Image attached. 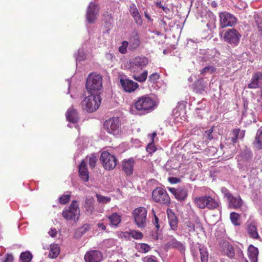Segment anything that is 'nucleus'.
<instances>
[{
	"mask_svg": "<svg viewBox=\"0 0 262 262\" xmlns=\"http://www.w3.org/2000/svg\"><path fill=\"white\" fill-rule=\"evenodd\" d=\"M85 87L88 94L99 95L102 88V78L99 74H90L86 79Z\"/></svg>",
	"mask_w": 262,
	"mask_h": 262,
	"instance_id": "1",
	"label": "nucleus"
},
{
	"mask_svg": "<svg viewBox=\"0 0 262 262\" xmlns=\"http://www.w3.org/2000/svg\"><path fill=\"white\" fill-rule=\"evenodd\" d=\"M157 106L156 101L151 98L143 96L139 97L135 103L136 109L142 115L152 112Z\"/></svg>",
	"mask_w": 262,
	"mask_h": 262,
	"instance_id": "2",
	"label": "nucleus"
},
{
	"mask_svg": "<svg viewBox=\"0 0 262 262\" xmlns=\"http://www.w3.org/2000/svg\"><path fill=\"white\" fill-rule=\"evenodd\" d=\"M101 103L99 95L88 94L81 102L82 107L89 113L96 111Z\"/></svg>",
	"mask_w": 262,
	"mask_h": 262,
	"instance_id": "3",
	"label": "nucleus"
},
{
	"mask_svg": "<svg viewBox=\"0 0 262 262\" xmlns=\"http://www.w3.org/2000/svg\"><path fill=\"white\" fill-rule=\"evenodd\" d=\"M195 205L200 209L213 210L219 207V203L210 195H205L196 197L194 199Z\"/></svg>",
	"mask_w": 262,
	"mask_h": 262,
	"instance_id": "4",
	"label": "nucleus"
},
{
	"mask_svg": "<svg viewBox=\"0 0 262 262\" xmlns=\"http://www.w3.org/2000/svg\"><path fill=\"white\" fill-rule=\"evenodd\" d=\"M80 216V210L78 202L76 201H72L70 205L64 208L62 211V216L68 221L78 220Z\"/></svg>",
	"mask_w": 262,
	"mask_h": 262,
	"instance_id": "5",
	"label": "nucleus"
},
{
	"mask_svg": "<svg viewBox=\"0 0 262 262\" xmlns=\"http://www.w3.org/2000/svg\"><path fill=\"white\" fill-rule=\"evenodd\" d=\"M147 210L143 207H139L134 210L132 215L134 222L139 228H144L147 225Z\"/></svg>",
	"mask_w": 262,
	"mask_h": 262,
	"instance_id": "6",
	"label": "nucleus"
},
{
	"mask_svg": "<svg viewBox=\"0 0 262 262\" xmlns=\"http://www.w3.org/2000/svg\"><path fill=\"white\" fill-rule=\"evenodd\" d=\"M224 41L231 45L232 47L238 45L241 37V34L235 29H229L221 34Z\"/></svg>",
	"mask_w": 262,
	"mask_h": 262,
	"instance_id": "7",
	"label": "nucleus"
},
{
	"mask_svg": "<svg viewBox=\"0 0 262 262\" xmlns=\"http://www.w3.org/2000/svg\"><path fill=\"white\" fill-rule=\"evenodd\" d=\"M104 128L109 134L118 135L120 131L121 123L118 117H114L106 120L104 123Z\"/></svg>",
	"mask_w": 262,
	"mask_h": 262,
	"instance_id": "8",
	"label": "nucleus"
},
{
	"mask_svg": "<svg viewBox=\"0 0 262 262\" xmlns=\"http://www.w3.org/2000/svg\"><path fill=\"white\" fill-rule=\"evenodd\" d=\"M152 198L156 202L168 206L170 203V198L165 190L160 187L155 189L152 192Z\"/></svg>",
	"mask_w": 262,
	"mask_h": 262,
	"instance_id": "9",
	"label": "nucleus"
},
{
	"mask_svg": "<svg viewBox=\"0 0 262 262\" xmlns=\"http://www.w3.org/2000/svg\"><path fill=\"white\" fill-rule=\"evenodd\" d=\"M100 160L102 163L103 167L108 170L113 169L117 165V158L106 151L101 153Z\"/></svg>",
	"mask_w": 262,
	"mask_h": 262,
	"instance_id": "10",
	"label": "nucleus"
},
{
	"mask_svg": "<svg viewBox=\"0 0 262 262\" xmlns=\"http://www.w3.org/2000/svg\"><path fill=\"white\" fill-rule=\"evenodd\" d=\"M148 62V58L144 56H138L129 61L128 69L132 72H136L146 66Z\"/></svg>",
	"mask_w": 262,
	"mask_h": 262,
	"instance_id": "11",
	"label": "nucleus"
},
{
	"mask_svg": "<svg viewBox=\"0 0 262 262\" xmlns=\"http://www.w3.org/2000/svg\"><path fill=\"white\" fill-rule=\"evenodd\" d=\"M99 11V6L94 2H91L86 10V20L90 24L94 23L98 15Z\"/></svg>",
	"mask_w": 262,
	"mask_h": 262,
	"instance_id": "12",
	"label": "nucleus"
},
{
	"mask_svg": "<svg viewBox=\"0 0 262 262\" xmlns=\"http://www.w3.org/2000/svg\"><path fill=\"white\" fill-rule=\"evenodd\" d=\"M220 26L224 28L226 27H232L236 23V18L232 14L225 12H222L219 15Z\"/></svg>",
	"mask_w": 262,
	"mask_h": 262,
	"instance_id": "13",
	"label": "nucleus"
},
{
	"mask_svg": "<svg viewBox=\"0 0 262 262\" xmlns=\"http://www.w3.org/2000/svg\"><path fill=\"white\" fill-rule=\"evenodd\" d=\"M120 82L124 91L126 92H134L139 86L138 83L127 78L125 76H121L120 78Z\"/></svg>",
	"mask_w": 262,
	"mask_h": 262,
	"instance_id": "14",
	"label": "nucleus"
},
{
	"mask_svg": "<svg viewBox=\"0 0 262 262\" xmlns=\"http://www.w3.org/2000/svg\"><path fill=\"white\" fill-rule=\"evenodd\" d=\"M134 165V158L124 159L122 162V169L126 175L130 176L133 173Z\"/></svg>",
	"mask_w": 262,
	"mask_h": 262,
	"instance_id": "15",
	"label": "nucleus"
},
{
	"mask_svg": "<svg viewBox=\"0 0 262 262\" xmlns=\"http://www.w3.org/2000/svg\"><path fill=\"white\" fill-rule=\"evenodd\" d=\"M102 258V254L98 250L88 252L84 255L85 262H100Z\"/></svg>",
	"mask_w": 262,
	"mask_h": 262,
	"instance_id": "16",
	"label": "nucleus"
},
{
	"mask_svg": "<svg viewBox=\"0 0 262 262\" xmlns=\"http://www.w3.org/2000/svg\"><path fill=\"white\" fill-rule=\"evenodd\" d=\"M165 246L167 248H175L178 250L181 253H184L185 251L184 244L178 241L176 238L172 237L169 239Z\"/></svg>",
	"mask_w": 262,
	"mask_h": 262,
	"instance_id": "17",
	"label": "nucleus"
},
{
	"mask_svg": "<svg viewBox=\"0 0 262 262\" xmlns=\"http://www.w3.org/2000/svg\"><path fill=\"white\" fill-rule=\"evenodd\" d=\"M129 48L132 50L137 49L140 45L141 41L138 32L134 31L129 39Z\"/></svg>",
	"mask_w": 262,
	"mask_h": 262,
	"instance_id": "18",
	"label": "nucleus"
},
{
	"mask_svg": "<svg viewBox=\"0 0 262 262\" xmlns=\"http://www.w3.org/2000/svg\"><path fill=\"white\" fill-rule=\"evenodd\" d=\"M262 85V74L260 72L256 73L252 78V81L248 84L250 89H256Z\"/></svg>",
	"mask_w": 262,
	"mask_h": 262,
	"instance_id": "19",
	"label": "nucleus"
},
{
	"mask_svg": "<svg viewBox=\"0 0 262 262\" xmlns=\"http://www.w3.org/2000/svg\"><path fill=\"white\" fill-rule=\"evenodd\" d=\"M79 174L80 178L84 182L89 180V172L88 171L86 163L83 160L79 166Z\"/></svg>",
	"mask_w": 262,
	"mask_h": 262,
	"instance_id": "20",
	"label": "nucleus"
},
{
	"mask_svg": "<svg viewBox=\"0 0 262 262\" xmlns=\"http://www.w3.org/2000/svg\"><path fill=\"white\" fill-rule=\"evenodd\" d=\"M228 201L229 207L232 209L239 208L243 204V201L239 196L234 197L232 195Z\"/></svg>",
	"mask_w": 262,
	"mask_h": 262,
	"instance_id": "21",
	"label": "nucleus"
},
{
	"mask_svg": "<svg viewBox=\"0 0 262 262\" xmlns=\"http://www.w3.org/2000/svg\"><path fill=\"white\" fill-rule=\"evenodd\" d=\"M188 196V190L185 187H179L175 198L179 201H184Z\"/></svg>",
	"mask_w": 262,
	"mask_h": 262,
	"instance_id": "22",
	"label": "nucleus"
},
{
	"mask_svg": "<svg viewBox=\"0 0 262 262\" xmlns=\"http://www.w3.org/2000/svg\"><path fill=\"white\" fill-rule=\"evenodd\" d=\"M248 255L251 262H257L258 255V249L250 245L248 249Z\"/></svg>",
	"mask_w": 262,
	"mask_h": 262,
	"instance_id": "23",
	"label": "nucleus"
},
{
	"mask_svg": "<svg viewBox=\"0 0 262 262\" xmlns=\"http://www.w3.org/2000/svg\"><path fill=\"white\" fill-rule=\"evenodd\" d=\"M206 84L203 79H200L194 82L193 85V91L196 93H202L205 91Z\"/></svg>",
	"mask_w": 262,
	"mask_h": 262,
	"instance_id": "24",
	"label": "nucleus"
},
{
	"mask_svg": "<svg viewBox=\"0 0 262 262\" xmlns=\"http://www.w3.org/2000/svg\"><path fill=\"white\" fill-rule=\"evenodd\" d=\"M67 119L71 122L75 123L78 120V115L77 112L71 108L68 109L66 113Z\"/></svg>",
	"mask_w": 262,
	"mask_h": 262,
	"instance_id": "25",
	"label": "nucleus"
},
{
	"mask_svg": "<svg viewBox=\"0 0 262 262\" xmlns=\"http://www.w3.org/2000/svg\"><path fill=\"white\" fill-rule=\"evenodd\" d=\"M253 146L258 149H262V129L259 128L257 131Z\"/></svg>",
	"mask_w": 262,
	"mask_h": 262,
	"instance_id": "26",
	"label": "nucleus"
},
{
	"mask_svg": "<svg viewBox=\"0 0 262 262\" xmlns=\"http://www.w3.org/2000/svg\"><path fill=\"white\" fill-rule=\"evenodd\" d=\"M247 232L250 236L253 238L258 239L259 236L257 233L256 226L253 223L249 224L247 227Z\"/></svg>",
	"mask_w": 262,
	"mask_h": 262,
	"instance_id": "27",
	"label": "nucleus"
},
{
	"mask_svg": "<svg viewBox=\"0 0 262 262\" xmlns=\"http://www.w3.org/2000/svg\"><path fill=\"white\" fill-rule=\"evenodd\" d=\"M199 249L200 251L201 262H208L209 253L207 248L199 245Z\"/></svg>",
	"mask_w": 262,
	"mask_h": 262,
	"instance_id": "28",
	"label": "nucleus"
},
{
	"mask_svg": "<svg viewBox=\"0 0 262 262\" xmlns=\"http://www.w3.org/2000/svg\"><path fill=\"white\" fill-rule=\"evenodd\" d=\"M222 246L224 249H226V255L230 258H233L234 256V251L232 246L227 241H223Z\"/></svg>",
	"mask_w": 262,
	"mask_h": 262,
	"instance_id": "29",
	"label": "nucleus"
},
{
	"mask_svg": "<svg viewBox=\"0 0 262 262\" xmlns=\"http://www.w3.org/2000/svg\"><path fill=\"white\" fill-rule=\"evenodd\" d=\"M90 229L88 224H85L82 227L77 229L75 232V237L76 238H80L84 234H85Z\"/></svg>",
	"mask_w": 262,
	"mask_h": 262,
	"instance_id": "30",
	"label": "nucleus"
},
{
	"mask_svg": "<svg viewBox=\"0 0 262 262\" xmlns=\"http://www.w3.org/2000/svg\"><path fill=\"white\" fill-rule=\"evenodd\" d=\"M107 218L110 221V224L113 226H117L121 222V216L117 213H113L108 216Z\"/></svg>",
	"mask_w": 262,
	"mask_h": 262,
	"instance_id": "31",
	"label": "nucleus"
},
{
	"mask_svg": "<svg viewBox=\"0 0 262 262\" xmlns=\"http://www.w3.org/2000/svg\"><path fill=\"white\" fill-rule=\"evenodd\" d=\"M59 247L57 245H52L50 247L49 256L52 258H56L59 255Z\"/></svg>",
	"mask_w": 262,
	"mask_h": 262,
	"instance_id": "32",
	"label": "nucleus"
},
{
	"mask_svg": "<svg viewBox=\"0 0 262 262\" xmlns=\"http://www.w3.org/2000/svg\"><path fill=\"white\" fill-rule=\"evenodd\" d=\"M103 16L105 22V26L110 29L113 21L112 15L111 13L106 12L103 14Z\"/></svg>",
	"mask_w": 262,
	"mask_h": 262,
	"instance_id": "33",
	"label": "nucleus"
},
{
	"mask_svg": "<svg viewBox=\"0 0 262 262\" xmlns=\"http://www.w3.org/2000/svg\"><path fill=\"white\" fill-rule=\"evenodd\" d=\"M148 72L147 71H144L141 75H134L133 78L136 81H138L140 82H144L147 77Z\"/></svg>",
	"mask_w": 262,
	"mask_h": 262,
	"instance_id": "34",
	"label": "nucleus"
},
{
	"mask_svg": "<svg viewBox=\"0 0 262 262\" xmlns=\"http://www.w3.org/2000/svg\"><path fill=\"white\" fill-rule=\"evenodd\" d=\"M216 68L212 66H208L203 68L200 73L201 74H205L207 73L212 74L215 72Z\"/></svg>",
	"mask_w": 262,
	"mask_h": 262,
	"instance_id": "35",
	"label": "nucleus"
},
{
	"mask_svg": "<svg viewBox=\"0 0 262 262\" xmlns=\"http://www.w3.org/2000/svg\"><path fill=\"white\" fill-rule=\"evenodd\" d=\"M130 14L132 15L134 18L135 22L138 25H141L142 23V20L141 17V16L139 13L138 10H136L135 11L132 12Z\"/></svg>",
	"mask_w": 262,
	"mask_h": 262,
	"instance_id": "36",
	"label": "nucleus"
},
{
	"mask_svg": "<svg viewBox=\"0 0 262 262\" xmlns=\"http://www.w3.org/2000/svg\"><path fill=\"white\" fill-rule=\"evenodd\" d=\"M20 258L24 262H30L32 256L29 252H22Z\"/></svg>",
	"mask_w": 262,
	"mask_h": 262,
	"instance_id": "37",
	"label": "nucleus"
},
{
	"mask_svg": "<svg viewBox=\"0 0 262 262\" xmlns=\"http://www.w3.org/2000/svg\"><path fill=\"white\" fill-rule=\"evenodd\" d=\"M230 220L231 222L234 225H239V224L238 222V221L239 218V215L238 213H235L234 212H231L230 215Z\"/></svg>",
	"mask_w": 262,
	"mask_h": 262,
	"instance_id": "38",
	"label": "nucleus"
},
{
	"mask_svg": "<svg viewBox=\"0 0 262 262\" xmlns=\"http://www.w3.org/2000/svg\"><path fill=\"white\" fill-rule=\"evenodd\" d=\"M97 200L99 203L106 204L110 202L111 198L100 194H97Z\"/></svg>",
	"mask_w": 262,
	"mask_h": 262,
	"instance_id": "39",
	"label": "nucleus"
},
{
	"mask_svg": "<svg viewBox=\"0 0 262 262\" xmlns=\"http://www.w3.org/2000/svg\"><path fill=\"white\" fill-rule=\"evenodd\" d=\"M70 198H71L70 194L62 195L59 199V203L61 204H66L70 201Z\"/></svg>",
	"mask_w": 262,
	"mask_h": 262,
	"instance_id": "40",
	"label": "nucleus"
},
{
	"mask_svg": "<svg viewBox=\"0 0 262 262\" xmlns=\"http://www.w3.org/2000/svg\"><path fill=\"white\" fill-rule=\"evenodd\" d=\"M94 206V200L92 197H86L85 200L84 208Z\"/></svg>",
	"mask_w": 262,
	"mask_h": 262,
	"instance_id": "41",
	"label": "nucleus"
},
{
	"mask_svg": "<svg viewBox=\"0 0 262 262\" xmlns=\"http://www.w3.org/2000/svg\"><path fill=\"white\" fill-rule=\"evenodd\" d=\"M130 234L134 238L136 239H140L143 236L142 232L136 230L132 231Z\"/></svg>",
	"mask_w": 262,
	"mask_h": 262,
	"instance_id": "42",
	"label": "nucleus"
},
{
	"mask_svg": "<svg viewBox=\"0 0 262 262\" xmlns=\"http://www.w3.org/2000/svg\"><path fill=\"white\" fill-rule=\"evenodd\" d=\"M97 158L96 156L94 155H92L89 157V165L91 168H93L97 163Z\"/></svg>",
	"mask_w": 262,
	"mask_h": 262,
	"instance_id": "43",
	"label": "nucleus"
},
{
	"mask_svg": "<svg viewBox=\"0 0 262 262\" xmlns=\"http://www.w3.org/2000/svg\"><path fill=\"white\" fill-rule=\"evenodd\" d=\"M237 134L238 133H237L236 131L232 130L231 134H230V137L228 139L231 143L235 144L237 142L238 139V137L237 136Z\"/></svg>",
	"mask_w": 262,
	"mask_h": 262,
	"instance_id": "44",
	"label": "nucleus"
},
{
	"mask_svg": "<svg viewBox=\"0 0 262 262\" xmlns=\"http://www.w3.org/2000/svg\"><path fill=\"white\" fill-rule=\"evenodd\" d=\"M146 149L147 152L149 154H152L153 152H154L156 150V147L154 143L151 142V143H149Z\"/></svg>",
	"mask_w": 262,
	"mask_h": 262,
	"instance_id": "45",
	"label": "nucleus"
},
{
	"mask_svg": "<svg viewBox=\"0 0 262 262\" xmlns=\"http://www.w3.org/2000/svg\"><path fill=\"white\" fill-rule=\"evenodd\" d=\"M185 225L188 228V232H193L195 231V226L193 223L189 221H187L185 223Z\"/></svg>",
	"mask_w": 262,
	"mask_h": 262,
	"instance_id": "46",
	"label": "nucleus"
},
{
	"mask_svg": "<svg viewBox=\"0 0 262 262\" xmlns=\"http://www.w3.org/2000/svg\"><path fill=\"white\" fill-rule=\"evenodd\" d=\"M213 128H211L208 130H205L204 133V136L208 140H211L213 139L212 136Z\"/></svg>",
	"mask_w": 262,
	"mask_h": 262,
	"instance_id": "47",
	"label": "nucleus"
},
{
	"mask_svg": "<svg viewBox=\"0 0 262 262\" xmlns=\"http://www.w3.org/2000/svg\"><path fill=\"white\" fill-rule=\"evenodd\" d=\"M221 192L224 194V197L227 199V200L232 195L229 190L226 187H222L221 188Z\"/></svg>",
	"mask_w": 262,
	"mask_h": 262,
	"instance_id": "48",
	"label": "nucleus"
},
{
	"mask_svg": "<svg viewBox=\"0 0 262 262\" xmlns=\"http://www.w3.org/2000/svg\"><path fill=\"white\" fill-rule=\"evenodd\" d=\"M167 213L169 221L178 220L177 217L171 209H168L167 211Z\"/></svg>",
	"mask_w": 262,
	"mask_h": 262,
	"instance_id": "49",
	"label": "nucleus"
},
{
	"mask_svg": "<svg viewBox=\"0 0 262 262\" xmlns=\"http://www.w3.org/2000/svg\"><path fill=\"white\" fill-rule=\"evenodd\" d=\"M169 223L170 228L172 230L176 231L177 230L178 219L169 221Z\"/></svg>",
	"mask_w": 262,
	"mask_h": 262,
	"instance_id": "50",
	"label": "nucleus"
},
{
	"mask_svg": "<svg viewBox=\"0 0 262 262\" xmlns=\"http://www.w3.org/2000/svg\"><path fill=\"white\" fill-rule=\"evenodd\" d=\"M159 78V75L157 73H154L149 76V81L155 83Z\"/></svg>",
	"mask_w": 262,
	"mask_h": 262,
	"instance_id": "51",
	"label": "nucleus"
},
{
	"mask_svg": "<svg viewBox=\"0 0 262 262\" xmlns=\"http://www.w3.org/2000/svg\"><path fill=\"white\" fill-rule=\"evenodd\" d=\"M143 262H158L157 258L154 256L145 257L143 258Z\"/></svg>",
	"mask_w": 262,
	"mask_h": 262,
	"instance_id": "52",
	"label": "nucleus"
},
{
	"mask_svg": "<svg viewBox=\"0 0 262 262\" xmlns=\"http://www.w3.org/2000/svg\"><path fill=\"white\" fill-rule=\"evenodd\" d=\"M140 249L143 252H147L150 249V247L146 244L142 243L140 245Z\"/></svg>",
	"mask_w": 262,
	"mask_h": 262,
	"instance_id": "53",
	"label": "nucleus"
},
{
	"mask_svg": "<svg viewBox=\"0 0 262 262\" xmlns=\"http://www.w3.org/2000/svg\"><path fill=\"white\" fill-rule=\"evenodd\" d=\"M256 23L257 26L258 31L261 35H262V19L258 18L256 20Z\"/></svg>",
	"mask_w": 262,
	"mask_h": 262,
	"instance_id": "54",
	"label": "nucleus"
},
{
	"mask_svg": "<svg viewBox=\"0 0 262 262\" xmlns=\"http://www.w3.org/2000/svg\"><path fill=\"white\" fill-rule=\"evenodd\" d=\"M233 130L234 131H236V132L238 133L237 136L238 137V139H243L244 137L245 134V130H241L239 128L234 129Z\"/></svg>",
	"mask_w": 262,
	"mask_h": 262,
	"instance_id": "55",
	"label": "nucleus"
},
{
	"mask_svg": "<svg viewBox=\"0 0 262 262\" xmlns=\"http://www.w3.org/2000/svg\"><path fill=\"white\" fill-rule=\"evenodd\" d=\"M168 180L171 184L179 183L181 181L180 179L176 177H169L168 178Z\"/></svg>",
	"mask_w": 262,
	"mask_h": 262,
	"instance_id": "56",
	"label": "nucleus"
},
{
	"mask_svg": "<svg viewBox=\"0 0 262 262\" xmlns=\"http://www.w3.org/2000/svg\"><path fill=\"white\" fill-rule=\"evenodd\" d=\"M155 225V227H156V228L157 229V232H156V233L155 235H154V238L155 239H158V238H159V229H160V225L159 224H156Z\"/></svg>",
	"mask_w": 262,
	"mask_h": 262,
	"instance_id": "57",
	"label": "nucleus"
},
{
	"mask_svg": "<svg viewBox=\"0 0 262 262\" xmlns=\"http://www.w3.org/2000/svg\"><path fill=\"white\" fill-rule=\"evenodd\" d=\"M13 256L12 254H7L4 262H13Z\"/></svg>",
	"mask_w": 262,
	"mask_h": 262,
	"instance_id": "58",
	"label": "nucleus"
},
{
	"mask_svg": "<svg viewBox=\"0 0 262 262\" xmlns=\"http://www.w3.org/2000/svg\"><path fill=\"white\" fill-rule=\"evenodd\" d=\"M94 210V206L88 207L86 208H85V212L88 215L91 214L93 213Z\"/></svg>",
	"mask_w": 262,
	"mask_h": 262,
	"instance_id": "59",
	"label": "nucleus"
},
{
	"mask_svg": "<svg viewBox=\"0 0 262 262\" xmlns=\"http://www.w3.org/2000/svg\"><path fill=\"white\" fill-rule=\"evenodd\" d=\"M152 213H153L154 216V219L152 220V223H153L154 225L157 224H158V223H159V219H158V217L156 216V215L155 214L154 209H152Z\"/></svg>",
	"mask_w": 262,
	"mask_h": 262,
	"instance_id": "60",
	"label": "nucleus"
},
{
	"mask_svg": "<svg viewBox=\"0 0 262 262\" xmlns=\"http://www.w3.org/2000/svg\"><path fill=\"white\" fill-rule=\"evenodd\" d=\"M167 189L175 197L177 192V188L167 187Z\"/></svg>",
	"mask_w": 262,
	"mask_h": 262,
	"instance_id": "61",
	"label": "nucleus"
},
{
	"mask_svg": "<svg viewBox=\"0 0 262 262\" xmlns=\"http://www.w3.org/2000/svg\"><path fill=\"white\" fill-rule=\"evenodd\" d=\"M56 230L55 229H51V230L49 231V234L52 237H55L56 235Z\"/></svg>",
	"mask_w": 262,
	"mask_h": 262,
	"instance_id": "62",
	"label": "nucleus"
},
{
	"mask_svg": "<svg viewBox=\"0 0 262 262\" xmlns=\"http://www.w3.org/2000/svg\"><path fill=\"white\" fill-rule=\"evenodd\" d=\"M138 9L136 7V6L135 5V4H132L130 5V7H129V12L130 13H132V12L133 11H136V10H137Z\"/></svg>",
	"mask_w": 262,
	"mask_h": 262,
	"instance_id": "63",
	"label": "nucleus"
},
{
	"mask_svg": "<svg viewBox=\"0 0 262 262\" xmlns=\"http://www.w3.org/2000/svg\"><path fill=\"white\" fill-rule=\"evenodd\" d=\"M97 226L100 229H101L103 231H104L106 230V226L104 225V224L102 223H98L97 224Z\"/></svg>",
	"mask_w": 262,
	"mask_h": 262,
	"instance_id": "64",
	"label": "nucleus"
}]
</instances>
